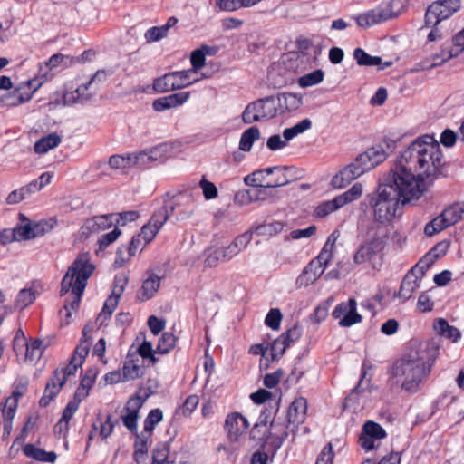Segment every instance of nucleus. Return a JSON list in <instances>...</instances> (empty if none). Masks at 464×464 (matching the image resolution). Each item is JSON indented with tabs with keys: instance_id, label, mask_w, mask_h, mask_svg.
<instances>
[{
	"instance_id": "1",
	"label": "nucleus",
	"mask_w": 464,
	"mask_h": 464,
	"mask_svg": "<svg viewBox=\"0 0 464 464\" xmlns=\"http://www.w3.org/2000/svg\"><path fill=\"white\" fill-rule=\"evenodd\" d=\"M396 183L393 184L392 179L387 175L377 191L369 198L373 220L379 224L387 225L394 219L401 201L405 204L420 198L415 193L408 192L403 185Z\"/></svg>"
},
{
	"instance_id": "2",
	"label": "nucleus",
	"mask_w": 464,
	"mask_h": 464,
	"mask_svg": "<svg viewBox=\"0 0 464 464\" xmlns=\"http://www.w3.org/2000/svg\"><path fill=\"white\" fill-rule=\"evenodd\" d=\"M95 270V266L91 262L90 254L81 253L68 267L61 282L60 295L63 296L72 292L73 298L72 301H65L63 309L66 311V322L69 324V318L72 316V310L76 311L79 307L82 295L87 285L88 279Z\"/></svg>"
},
{
	"instance_id": "3",
	"label": "nucleus",
	"mask_w": 464,
	"mask_h": 464,
	"mask_svg": "<svg viewBox=\"0 0 464 464\" xmlns=\"http://www.w3.org/2000/svg\"><path fill=\"white\" fill-rule=\"evenodd\" d=\"M423 136L412 141L403 151L396 162L394 169L388 174L393 184L399 182L401 186L420 197L424 188L418 179L420 164L423 153Z\"/></svg>"
},
{
	"instance_id": "4",
	"label": "nucleus",
	"mask_w": 464,
	"mask_h": 464,
	"mask_svg": "<svg viewBox=\"0 0 464 464\" xmlns=\"http://www.w3.org/2000/svg\"><path fill=\"white\" fill-rule=\"evenodd\" d=\"M433 361L425 350L409 353L397 361L392 367V375L401 380V388L409 392H416L420 385L429 376Z\"/></svg>"
},
{
	"instance_id": "5",
	"label": "nucleus",
	"mask_w": 464,
	"mask_h": 464,
	"mask_svg": "<svg viewBox=\"0 0 464 464\" xmlns=\"http://www.w3.org/2000/svg\"><path fill=\"white\" fill-rule=\"evenodd\" d=\"M386 158L387 153L382 145L372 146L334 175L332 185L337 188H344L366 171L374 169Z\"/></svg>"
},
{
	"instance_id": "6",
	"label": "nucleus",
	"mask_w": 464,
	"mask_h": 464,
	"mask_svg": "<svg viewBox=\"0 0 464 464\" xmlns=\"http://www.w3.org/2000/svg\"><path fill=\"white\" fill-rule=\"evenodd\" d=\"M423 153L420 164L418 179L423 186L425 178H437L444 166L443 155L438 140L433 135H423Z\"/></svg>"
},
{
	"instance_id": "7",
	"label": "nucleus",
	"mask_w": 464,
	"mask_h": 464,
	"mask_svg": "<svg viewBox=\"0 0 464 464\" xmlns=\"http://www.w3.org/2000/svg\"><path fill=\"white\" fill-rule=\"evenodd\" d=\"M335 240L336 238L334 237V234L328 237L317 257L313 259L297 277V287H306L313 285L324 274L325 268L334 257Z\"/></svg>"
},
{
	"instance_id": "8",
	"label": "nucleus",
	"mask_w": 464,
	"mask_h": 464,
	"mask_svg": "<svg viewBox=\"0 0 464 464\" xmlns=\"http://www.w3.org/2000/svg\"><path fill=\"white\" fill-rule=\"evenodd\" d=\"M199 199L200 194L194 187L179 191L166 202L176 221H187L194 216Z\"/></svg>"
},
{
	"instance_id": "9",
	"label": "nucleus",
	"mask_w": 464,
	"mask_h": 464,
	"mask_svg": "<svg viewBox=\"0 0 464 464\" xmlns=\"http://www.w3.org/2000/svg\"><path fill=\"white\" fill-rule=\"evenodd\" d=\"M280 100L275 96H268L249 103L242 113L245 123L269 120L278 115Z\"/></svg>"
},
{
	"instance_id": "10",
	"label": "nucleus",
	"mask_w": 464,
	"mask_h": 464,
	"mask_svg": "<svg viewBox=\"0 0 464 464\" xmlns=\"http://www.w3.org/2000/svg\"><path fill=\"white\" fill-rule=\"evenodd\" d=\"M43 77L21 82L13 91L0 97V107H15L30 101L34 93L44 83Z\"/></svg>"
},
{
	"instance_id": "11",
	"label": "nucleus",
	"mask_w": 464,
	"mask_h": 464,
	"mask_svg": "<svg viewBox=\"0 0 464 464\" xmlns=\"http://www.w3.org/2000/svg\"><path fill=\"white\" fill-rule=\"evenodd\" d=\"M460 8V0H437L430 4L425 13V26H435L451 17Z\"/></svg>"
},
{
	"instance_id": "12",
	"label": "nucleus",
	"mask_w": 464,
	"mask_h": 464,
	"mask_svg": "<svg viewBox=\"0 0 464 464\" xmlns=\"http://www.w3.org/2000/svg\"><path fill=\"white\" fill-rule=\"evenodd\" d=\"M362 186L361 183L353 184L347 191L335 197L332 200H327L318 205L314 210L317 217L324 218L343 206L358 199L362 194Z\"/></svg>"
},
{
	"instance_id": "13",
	"label": "nucleus",
	"mask_w": 464,
	"mask_h": 464,
	"mask_svg": "<svg viewBox=\"0 0 464 464\" xmlns=\"http://www.w3.org/2000/svg\"><path fill=\"white\" fill-rule=\"evenodd\" d=\"M192 71H177L164 74L153 82L157 92H168L189 86L197 80H191Z\"/></svg>"
},
{
	"instance_id": "14",
	"label": "nucleus",
	"mask_w": 464,
	"mask_h": 464,
	"mask_svg": "<svg viewBox=\"0 0 464 464\" xmlns=\"http://www.w3.org/2000/svg\"><path fill=\"white\" fill-rule=\"evenodd\" d=\"M312 126V121L309 119H304L291 128H286L283 131V136L279 134L272 135L266 141V146L270 150H278L284 149L287 142L293 140L298 134L309 130Z\"/></svg>"
},
{
	"instance_id": "15",
	"label": "nucleus",
	"mask_w": 464,
	"mask_h": 464,
	"mask_svg": "<svg viewBox=\"0 0 464 464\" xmlns=\"http://www.w3.org/2000/svg\"><path fill=\"white\" fill-rule=\"evenodd\" d=\"M21 396V392L14 391L3 405L0 404V426L3 425V439L8 438L12 432L13 420Z\"/></svg>"
},
{
	"instance_id": "16",
	"label": "nucleus",
	"mask_w": 464,
	"mask_h": 464,
	"mask_svg": "<svg viewBox=\"0 0 464 464\" xmlns=\"http://www.w3.org/2000/svg\"><path fill=\"white\" fill-rule=\"evenodd\" d=\"M385 430L373 420H367L362 429L358 442L366 451L372 450L375 448V441L386 438Z\"/></svg>"
},
{
	"instance_id": "17",
	"label": "nucleus",
	"mask_w": 464,
	"mask_h": 464,
	"mask_svg": "<svg viewBox=\"0 0 464 464\" xmlns=\"http://www.w3.org/2000/svg\"><path fill=\"white\" fill-rule=\"evenodd\" d=\"M151 464H186V461L182 452H171L168 444L160 443L152 451Z\"/></svg>"
},
{
	"instance_id": "18",
	"label": "nucleus",
	"mask_w": 464,
	"mask_h": 464,
	"mask_svg": "<svg viewBox=\"0 0 464 464\" xmlns=\"http://www.w3.org/2000/svg\"><path fill=\"white\" fill-rule=\"evenodd\" d=\"M20 219L23 224L16 227L17 240H27L41 237L46 233V223L44 222H31L25 218L24 214H20Z\"/></svg>"
},
{
	"instance_id": "19",
	"label": "nucleus",
	"mask_w": 464,
	"mask_h": 464,
	"mask_svg": "<svg viewBox=\"0 0 464 464\" xmlns=\"http://www.w3.org/2000/svg\"><path fill=\"white\" fill-rule=\"evenodd\" d=\"M65 377L63 375V372L56 369L53 372V376L45 385L44 395L40 399V405L46 407L49 403L56 397L60 392L63 386L65 384Z\"/></svg>"
},
{
	"instance_id": "20",
	"label": "nucleus",
	"mask_w": 464,
	"mask_h": 464,
	"mask_svg": "<svg viewBox=\"0 0 464 464\" xmlns=\"http://www.w3.org/2000/svg\"><path fill=\"white\" fill-rule=\"evenodd\" d=\"M382 249V243L379 239H372L360 246L353 255V263L361 266L370 263Z\"/></svg>"
},
{
	"instance_id": "21",
	"label": "nucleus",
	"mask_w": 464,
	"mask_h": 464,
	"mask_svg": "<svg viewBox=\"0 0 464 464\" xmlns=\"http://www.w3.org/2000/svg\"><path fill=\"white\" fill-rule=\"evenodd\" d=\"M113 215H102L89 218L81 227L82 237H89L91 234L99 233L111 227L113 224Z\"/></svg>"
},
{
	"instance_id": "22",
	"label": "nucleus",
	"mask_w": 464,
	"mask_h": 464,
	"mask_svg": "<svg viewBox=\"0 0 464 464\" xmlns=\"http://www.w3.org/2000/svg\"><path fill=\"white\" fill-rule=\"evenodd\" d=\"M225 426L230 440H237L238 437L246 431L249 423L243 415L235 412L227 417Z\"/></svg>"
},
{
	"instance_id": "23",
	"label": "nucleus",
	"mask_w": 464,
	"mask_h": 464,
	"mask_svg": "<svg viewBox=\"0 0 464 464\" xmlns=\"http://www.w3.org/2000/svg\"><path fill=\"white\" fill-rule=\"evenodd\" d=\"M457 56L451 45L443 46L440 53L433 54L430 59L422 61L419 66L421 70H430Z\"/></svg>"
},
{
	"instance_id": "24",
	"label": "nucleus",
	"mask_w": 464,
	"mask_h": 464,
	"mask_svg": "<svg viewBox=\"0 0 464 464\" xmlns=\"http://www.w3.org/2000/svg\"><path fill=\"white\" fill-rule=\"evenodd\" d=\"M284 171V169L281 167H269L263 169H258L251 174L245 177L244 181L245 184L251 187H261L265 186L266 183H267L268 180H266V178L274 172H282Z\"/></svg>"
},
{
	"instance_id": "25",
	"label": "nucleus",
	"mask_w": 464,
	"mask_h": 464,
	"mask_svg": "<svg viewBox=\"0 0 464 464\" xmlns=\"http://www.w3.org/2000/svg\"><path fill=\"white\" fill-rule=\"evenodd\" d=\"M307 403L305 399L295 400L289 406L287 419L288 423L298 425L304 422L306 415Z\"/></svg>"
},
{
	"instance_id": "26",
	"label": "nucleus",
	"mask_w": 464,
	"mask_h": 464,
	"mask_svg": "<svg viewBox=\"0 0 464 464\" xmlns=\"http://www.w3.org/2000/svg\"><path fill=\"white\" fill-rule=\"evenodd\" d=\"M23 452L27 458L36 461L54 463L57 459V454L54 451H45L30 443L24 446Z\"/></svg>"
},
{
	"instance_id": "27",
	"label": "nucleus",
	"mask_w": 464,
	"mask_h": 464,
	"mask_svg": "<svg viewBox=\"0 0 464 464\" xmlns=\"http://www.w3.org/2000/svg\"><path fill=\"white\" fill-rule=\"evenodd\" d=\"M177 23L178 19L174 16H171L168 19L165 24L148 29L144 34L146 42L151 44L165 38L168 35L169 29L173 27Z\"/></svg>"
},
{
	"instance_id": "28",
	"label": "nucleus",
	"mask_w": 464,
	"mask_h": 464,
	"mask_svg": "<svg viewBox=\"0 0 464 464\" xmlns=\"http://www.w3.org/2000/svg\"><path fill=\"white\" fill-rule=\"evenodd\" d=\"M73 58L70 56H65L61 53H56L52 55L48 62L44 63V65H41L39 68V73L36 77H43L45 79V82L50 78L49 71L57 67L60 64H64L65 66L71 65Z\"/></svg>"
},
{
	"instance_id": "29",
	"label": "nucleus",
	"mask_w": 464,
	"mask_h": 464,
	"mask_svg": "<svg viewBox=\"0 0 464 464\" xmlns=\"http://www.w3.org/2000/svg\"><path fill=\"white\" fill-rule=\"evenodd\" d=\"M91 86L88 82L85 84L80 85L75 91L66 92L63 94L64 102L66 104H73L88 102L93 95V93L89 91Z\"/></svg>"
},
{
	"instance_id": "30",
	"label": "nucleus",
	"mask_w": 464,
	"mask_h": 464,
	"mask_svg": "<svg viewBox=\"0 0 464 464\" xmlns=\"http://www.w3.org/2000/svg\"><path fill=\"white\" fill-rule=\"evenodd\" d=\"M420 280L412 273L408 272L401 284L398 296L404 301L409 300L412 294L420 287Z\"/></svg>"
},
{
	"instance_id": "31",
	"label": "nucleus",
	"mask_w": 464,
	"mask_h": 464,
	"mask_svg": "<svg viewBox=\"0 0 464 464\" xmlns=\"http://www.w3.org/2000/svg\"><path fill=\"white\" fill-rule=\"evenodd\" d=\"M440 257H441V255L429 252L409 272L422 279L426 272Z\"/></svg>"
},
{
	"instance_id": "32",
	"label": "nucleus",
	"mask_w": 464,
	"mask_h": 464,
	"mask_svg": "<svg viewBox=\"0 0 464 464\" xmlns=\"http://www.w3.org/2000/svg\"><path fill=\"white\" fill-rule=\"evenodd\" d=\"M406 0H391L379 5L385 21L397 17L405 9Z\"/></svg>"
},
{
	"instance_id": "33",
	"label": "nucleus",
	"mask_w": 464,
	"mask_h": 464,
	"mask_svg": "<svg viewBox=\"0 0 464 464\" xmlns=\"http://www.w3.org/2000/svg\"><path fill=\"white\" fill-rule=\"evenodd\" d=\"M134 355H128L122 367L123 379L126 381L135 380L143 374L142 367L138 363L139 358Z\"/></svg>"
},
{
	"instance_id": "34",
	"label": "nucleus",
	"mask_w": 464,
	"mask_h": 464,
	"mask_svg": "<svg viewBox=\"0 0 464 464\" xmlns=\"http://www.w3.org/2000/svg\"><path fill=\"white\" fill-rule=\"evenodd\" d=\"M92 327L87 324L82 330V338L81 343L76 347L72 358H76L77 362L82 364L84 358L88 355L91 346V334Z\"/></svg>"
},
{
	"instance_id": "35",
	"label": "nucleus",
	"mask_w": 464,
	"mask_h": 464,
	"mask_svg": "<svg viewBox=\"0 0 464 464\" xmlns=\"http://www.w3.org/2000/svg\"><path fill=\"white\" fill-rule=\"evenodd\" d=\"M433 328L438 334L450 339L452 342H457L460 338V332L459 329L450 325L447 320L443 318H440L435 321Z\"/></svg>"
},
{
	"instance_id": "36",
	"label": "nucleus",
	"mask_w": 464,
	"mask_h": 464,
	"mask_svg": "<svg viewBox=\"0 0 464 464\" xmlns=\"http://www.w3.org/2000/svg\"><path fill=\"white\" fill-rule=\"evenodd\" d=\"M62 141V138L57 133H50L44 136L34 144V151L38 154H44L50 150L56 148Z\"/></svg>"
},
{
	"instance_id": "37",
	"label": "nucleus",
	"mask_w": 464,
	"mask_h": 464,
	"mask_svg": "<svg viewBox=\"0 0 464 464\" xmlns=\"http://www.w3.org/2000/svg\"><path fill=\"white\" fill-rule=\"evenodd\" d=\"M384 21L385 20L379 9V6L369 10L366 13L361 14L356 17L357 24L361 27H370Z\"/></svg>"
},
{
	"instance_id": "38",
	"label": "nucleus",
	"mask_w": 464,
	"mask_h": 464,
	"mask_svg": "<svg viewBox=\"0 0 464 464\" xmlns=\"http://www.w3.org/2000/svg\"><path fill=\"white\" fill-rule=\"evenodd\" d=\"M441 215L449 227L458 223L464 217V202L450 205L441 212Z\"/></svg>"
},
{
	"instance_id": "39",
	"label": "nucleus",
	"mask_w": 464,
	"mask_h": 464,
	"mask_svg": "<svg viewBox=\"0 0 464 464\" xmlns=\"http://www.w3.org/2000/svg\"><path fill=\"white\" fill-rule=\"evenodd\" d=\"M160 285V277L155 274H151L143 282L140 294L142 295L141 300L146 301L150 299L159 290Z\"/></svg>"
},
{
	"instance_id": "40",
	"label": "nucleus",
	"mask_w": 464,
	"mask_h": 464,
	"mask_svg": "<svg viewBox=\"0 0 464 464\" xmlns=\"http://www.w3.org/2000/svg\"><path fill=\"white\" fill-rule=\"evenodd\" d=\"M362 316L357 313V303L354 298H350V306L347 313L339 321V324L343 327H349L361 323Z\"/></svg>"
},
{
	"instance_id": "41",
	"label": "nucleus",
	"mask_w": 464,
	"mask_h": 464,
	"mask_svg": "<svg viewBox=\"0 0 464 464\" xmlns=\"http://www.w3.org/2000/svg\"><path fill=\"white\" fill-rule=\"evenodd\" d=\"M260 138V131L257 127L253 126L246 130L239 140V149L243 151H249L252 149L254 141Z\"/></svg>"
},
{
	"instance_id": "42",
	"label": "nucleus",
	"mask_w": 464,
	"mask_h": 464,
	"mask_svg": "<svg viewBox=\"0 0 464 464\" xmlns=\"http://www.w3.org/2000/svg\"><path fill=\"white\" fill-rule=\"evenodd\" d=\"M36 299V292L33 288H24L19 291L14 301V309L24 310Z\"/></svg>"
},
{
	"instance_id": "43",
	"label": "nucleus",
	"mask_w": 464,
	"mask_h": 464,
	"mask_svg": "<svg viewBox=\"0 0 464 464\" xmlns=\"http://www.w3.org/2000/svg\"><path fill=\"white\" fill-rule=\"evenodd\" d=\"M275 98L280 100V110L278 111V114H282L286 111L295 110L298 108L301 103V99L298 98L296 94L290 92L275 96Z\"/></svg>"
},
{
	"instance_id": "44",
	"label": "nucleus",
	"mask_w": 464,
	"mask_h": 464,
	"mask_svg": "<svg viewBox=\"0 0 464 464\" xmlns=\"http://www.w3.org/2000/svg\"><path fill=\"white\" fill-rule=\"evenodd\" d=\"M148 397V394H146L144 397H141L140 394H136L135 396L131 397L124 407V414L138 420L140 409L142 407Z\"/></svg>"
},
{
	"instance_id": "45",
	"label": "nucleus",
	"mask_w": 464,
	"mask_h": 464,
	"mask_svg": "<svg viewBox=\"0 0 464 464\" xmlns=\"http://www.w3.org/2000/svg\"><path fill=\"white\" fill-rule=\"evenodd\" d=\"M353 57L356 60V63L361 66H373L382 64L381 57L372 56L362 48H356L353 51Z\"/></svg>"
},
{
	"instance_id": "46",
	"label": "nucleus",
	"mask_w": 464,
	"mask_h": 464,
	"mask_svg": "<svg viewBox=\"0 0 464 464\" xmlns=\"http://www.w3.org/2000/svg\"><path fill=\"white\" fill-rule=\"evenodd\" d=\"M171 216L172 213H170V209L165 201L164 206L153 213L149 222L150 225H153L154 227L160 230Z\"/></svg>"
},
{
	"instance_id": "47",
	"label": "nucleus",
	"mask_w": 464,
	"mask_h": 464,
	"mask_svg": "<svg viewBox=\"0 0 464 464\" xmlns=\"http://www.w3.org/2000/svg\"><path fill=\"white\" fill-rule=\"evenodd\" d=\"M177 338L171 333H164L159 340L155 352L160 354H166L176 345Z\"/></svg>"
},
{
	"instance_id": "48",
	"label": "nucleus",
	"mask_w": 464,
	"mask_h": 464,
	"mask_svg": "<svg viewBox=\"0 0 464 464\" xmlns=\"http://www.w3.org/2000/svg\"><path fill=\"white\" fill-rule=\"evenodd\" d=\"M447 227H449V225L440 214L425 225L424 234L428 237H432Z\"/></svg>"
},
{
	"instance_id": "49",
	"label": "nucleus",
	"mask_w": 464,
	"mask_h": 464,
	"mask_svg": "<svg viewBox=\"0 0 464 464\" xmlns=\"http://www.w3.org/2000/svg\"><path fill=\"white\" fill-rule=\"evenodd\" d=\"M109 165L113 169H127L133 168L131 154L113 155L109 159Z\"/></svg>"
},
{
	"instance_id": "50",
	"label": "nucleus",
	"mask_w": 464,
	"mask_h": 464,
	"mask_svg": "<svg viewBox=\"0 0 464 464\" xmlns=\"http://www.w3.org/2000/svg\"><path fill=\"white\" fill-rule=\"evenodd\" d=\"M118 301L114 297H108L105 301L102 312L97 316V323L102 326L112 314L118 305Z\"/></svg>"
},
{
	"instance_id": "51",
	"label": "nucleus",
	"mask_w": 464,
	"mask_h": 464,
	"mask_svg": "<svg viewBox=\"0 0 464 464\" xmlns=\"http://www.w3.org/2000/svg\"><path fill=\"white\" fill-rule=\"evenodd\" d=\"M324 72L320 69L309 72L298 80V84L303 87H310L320 83L324 80Z\"/></svg>"
},
{
	"instance_id": "52",
	"label": "nucleus",
	"mask_w": 464,
	"mask_h": 464,
	"mask_svg": "<svg viewBox=\"0 0 464 464\" xmlns=\"http://www.w3.org/2000/svg\"><path fill=\"white\" fill-rule=\"evenodd\" d=\"M287 346H289V343L285 342L281 336L276 339L269 348L268 355H270L271 360H278L284 354Z\"/></svg>"
},
{
	"instance_id": "53",
	"label": "nucleus",
	"mask_w": 464,
	"mask_h": 464,
	"mask_svg": "<svg viewBox=\"0 0 464 464\" xmlns=\"http://www.w3.org/2000/svg\"><path fill=\"white\" fill-rule=\"evenodd\" d=\"M286 437V431H283L281 434L277 435L270 433L266 440L264 447H270L272 449V454L274 455L276 451L281 448Z\"/></svg>"
},
{
	"instance_id": "54",
	"label": "nucleus",
	"mask_w": 464,
	"mask_h": 464,
	"mask_svg": "<svg viewBox=\"0 0 464 464\" xmlns=\"http://www.w3.org/2000/svg\"><path fill=\"white\" fill-rule=\"evenodd\" d=\"M163 413L160 409L151 410L144 420L145 430H153L155 426L162 420Z\"/></svg>"
},
{
	"instance_id": "55",
	"label": "nucleus",
	"mask_w": 464,
	"mask_h": 464,
	"mask_svg": "<svg viewBox=\"0 0 464 464\" xmlns=\"http://www.w3.org/2000/svg\"><path fill=\"white\" fill-rule=\"evenodd\" d=\"M282 321V314L278 308L271 309L266 316L265 324L272 330H278Z\"/></svg>"
},
{
	"instance_id": "56",
	"label": "nucleus",
	"mask_w": 464,
	"mask_h": 464,
	"mask_svg": "<svg viewBox=\"0 0 464 464\" xmlns=\"http://www.w3.org/2000/svg\"><path fill=\"white\" fill-rule=\"evenodd\" d=\"M128 284V277L126 276H119L114 278L113 288L111 295L109 297H114L118 302L125 290Z\"/></svg>"
},
{
	"instance_id": "57",
	"label": "nucleus",
	"mask_w": 464,
	"mask_h": 464,
	"mask_svg": "<svg viewBox=\"0 0 464 464\" xmlns=\"http://www.w3.org/2000/svg\"><path fill=\"white\" fill-rule=\"evenodd\" d=\"M138 353L140 357L143 359H149L152 364H155L158 362V359L155 356V351L152 349V344L149 341H144L140 347L138 348Z\"/></svg>"
},
{
	"instance_id": "58",
	"label": "nucleus",
	"mask_w": 464,
	"mask_h": 464,
	"mask_svg": "<svg viewBox=\"0 0 464 464\" xmlns=\"http://www.w3.org/2000/svg\"><path fill=\"white\" fill-rule=\"evenodd\" d=\"M255 188L250 189L248 191L250 198L252 200H266L270 197L273 196L272 192L269 190V187L265 186L261 187H254Z\"/></svg>"
},
{
	"instance_id": "59",
	"label": "nucleus",
	"mask_w": 464,
	"mask_h": 464,
	"mask_svg": "<svg viewBox=\"0 0 464 464\" xmlns=\"http://www.w3.org/2000/svg\"><path fill=\"white\" fill-rule=\"evenodd\" d=\"M199 187L202 189L204 198L208 200L216 198L218 197V188L214 183L202 179L199 181Z\"/></svg>"
},
{
	"instance_id": "60",
	"label": "nucleus",
	"mask_w": 464,
	"mask_h": 464,
	"mask_svg": "<svg viewBox=\"0 0 464 464\" xmlns=\"http://www.w3.org/2000/svg\"><path fill=\"white\" fill-rule=\"evenodd\" d=\"M190 94L188 92H181L165 96L164 102H168L169 108L177 107L186 102Z\"/></svg>"
},
{
	"instance_id": "61",
	"label": "nucleus",
	"mask_w": 464,
	"mask_h": 464,
	"mask_svg": "<svg viewBox=\"0 0 464 464\" xmlns=\"http://www.w3.org/2000/svg\"><path fill=\"white\" fill-rule=\"evenodd\" d=\"M159 231V229L148 222L141 227L140 233H139L138 236L144 241V244L146 245L153 240Z\"/></svg>"
},
{
	"instance_id": "62",
	"label": "nucleus",
	"mask_w": 464,
	"mask_h": 464,
	"mask_svg": "<svg viewBox=\"0 0 464 464\" xmlns=\"http://www.w3.org/2000/svg\"><path fill=\"white\" fill-rule=\"evenodd\" d=\"M131 159L134 167L147 168L150 163L152 162L150 157H149L148 150H142L138 153L131 154Z\"/></svg>"
},
{
	"instance_id": "63",
	"label": "nucleus",
	"mask_w": 464,
	"mask_h": 464,
	"mask_svg": "<svg viewBox=\"0 0 464 464\" xmlns=\"http://www.w3.org/2000/svg\"><path fill=\"white\" fill-rule=\"evenodd\" d=\"M206 55L200 51V49H197L192 52L190 56V62L192 65V73H195L197 71L201 69L205 65Z\"/></svg>"
},
{
	"instance_id": "64",
	"label": "nucleus",
	"mask_w": 464,
	"mask_h": 464,
	"mask_svg": "<svg viewBox=\"0 0 464 464\" xmlns=\"http://www.w3.org/2000/svg\"><path fill=\"white\" fill-rule=\"evenodd\" d=\"M334 451L331 443H328L319 454L315 464H333Z\"/></svg>"
}]
</instances>
